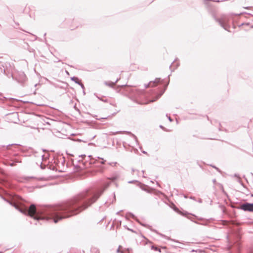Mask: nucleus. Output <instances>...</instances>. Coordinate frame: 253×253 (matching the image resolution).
Instances as JSON below:
<instances>
[{"label":"nucleus","instance_id":"1","mask_svg":"<svg viewBox=\"0 0 253 253\" xmlns=\"http://www.w3.org/2000/svg\"><path fill=\"white\" fill-rule=\"evenodd\" d=\"M102 192L103 191L101 190L96 192L88 202L84 203L82 206L78 208H74L71 205H68L60 208L58 210L59 212L54 213L50 218L53 219L55 223H57L59 220L69 217L80 213L94 203L100 196Z\"/></svg>","mask_w":253,"mask_h":253},{"label":"nucleus","instance_id":"2","mask_svg":"<svg viewBox=\"0 0 253 253\" xmlns=\"http://www.w3.org/2000/svg\"><path fill=\"white\" fill-rule=\"evenodd\" d=\"M28 214L35 219L39 220L40 217L36 214V208L34 205H31L28 211Z\"/></svg>","mask_w":253,"mask_h":253},{"label":"nucleus","instance_id":"3","mask_svg":"<svg viewBox=\"0 0 253 253\" xmlns=\"http://www.w3.org/2000/svg\"><path fill=\"white\" fill-rule=\"evenodd\" d=\"M240 209L244 211L253 212V204L245 203L240 206Z\"/></svg>","mask_w":253,"mask_h":253},{"label":"nucleus","instance_id":"4","mask_svg":"<svg viewBox=\"0 0 253 253\" xmlns=\"http://www.w3.org/2000/svg\"><path fill=\"white\" fill-rule=\"evenodd\" d=\"M16 79L20 83H24L26 80V75L24 73H20L15 75Z\"/></svg>","mask_w":253,"mask_h":253},{"label":"nucleus","instance_id":"5","mask_svg":"<svg viewBox=\"0 0 253 253\" xmlns=\"http://www.w3.org/2000/svg\"><path fill=\"white\" fill-rule=\"evenodd\" d=\"M160 82V79H156L154 82H150L149 84V86L150 87H154L156 86Z\"/></svg>","mask_w":253,"mask_h":253},{"label":"nucleus","instance_id":"6","mask_svg":"<svg viewBox=\"0 0 253 253\" xmlns=\"http://www.w3.org/2000/svg\"><path fill=\"white\" fill-rule=\"evenodd\" d=\"M122 133V132L121 131H117V132H110V133H109V135H116V134H121Z\"/></svg>","mask_w":253,"mask_h":253},{"label":"nucleus","instance_id":"7","mask_svg":"<svg viewBox=\"0 0 253 253\" xmlns=\"http://www.w3.org/2000/svg\"><path fill=\"white\" fill-rule=\"evenodd\" d=\"M155 251H158L159 252H161L160 249H158L157 247L153 248Z\"/></svg>","mask_w":253,"mask_h":253},{"label":"nucleus","instance_id":"8","mask_svg":"<svg viewBox=\"0 0 253 253\" xmlns=\"http://www.w3.org/2000/svg\"><path fill=\"white\" fill-rule=\"evenodd\" d=\"M153 101H154L153 100H152V101H150V102H153Z\"/></svg>","mask_w":253,"mask_h":253}]
</instances>
